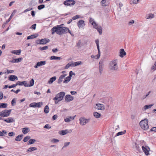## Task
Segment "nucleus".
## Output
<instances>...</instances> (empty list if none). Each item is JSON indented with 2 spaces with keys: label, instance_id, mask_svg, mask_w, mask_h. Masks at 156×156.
I'll return each instance as SVG.
<instances>
[{
  "label": "nucleus",
  "instance_id": "nucleus-1",
  "mask_svg": "<svg viewBox=\"0 0 156 156\" xmlns=\"http://www.w3.org/2000/svg\"><path fill=\"white\" fill-rule=\"evenodd\" d=\"M62 24V25H63ZM62 25H57L52 28L51 29V34H53L55 33L58 35H62L67 32L69 33L72 35L71 32L67 27H61Z\"/></svg>",
  "mask_w": 156,
  "mask_h": 156
},
{
  "label": "nucleus",
  "instance_id": "nucleus-2",
  "mask_svg": "<svg viewBox=\"0 0 156 156\" xmlns=\"http://www.w3.org/2000/svg\"><path fill=\"white\" fill-rule=\"evenodd\" d=\"M118 61L115 59L111 61L109 63V68L110 70H116L118 69L117 65Z\"/></svg>",
  "mask_w": 156,
  "mask_h": 156
},
{
  "label": "nucleus",
  "instance_id": "nucleus-3",
  "mask_svg": "<svg viewBox=\"0 0 156 156\" xmlns=\"http://www.w3.org/2000/svg\"><path fill=\"white\" fill-rule=\"evenodd\" d=\"M148 120L147 119L141 121L140 122V125L141 128L144 130H147L149 128L148 124Z\"/></svg>",
  "mask_w": 156,
  "mask_h": 156
},
{
  "label": "nucleus",
  "instance_id": "nucleus-4",
  "mask_svg": "<svg viewBox=\"0 0 156 156\" xmlns=\"http://www.w3.org/2000/svg\"><path fill=\"white\" fill-rule=\"evenodd\" d=\"M12 109H5L0 112V116L3 118L7 117L10 115Z\"/></svg>",
  "mask_w": 156,
  "mask_h": 156
},
{
  "label": "nucleus",
  "instance_id": "nucleus-5",
  "mask_svg": "<svg viewBox=\"0 0 156 156\" xmlns=\"http://www.w3.org/2000/svg\"><path fill=\"white\" fill-rule=\"evenodd\" d=\"M65 95V93L64 92H61L56 94V96L53 98V100H59V101H62L63 98Z\"/></svg>",
  "mask_w": 156,
  "mask_h": 156
},
{
  "label": "nucleus",
  "instance_id": "nucleus-6",
  "mask_svg": "<svg viewBox=\"0 0 156 156\" xmlns=\"http://www.w3.org/2000/svg\"><path fill=\"white\" fill-rule=\"evenodd\" d=\"M89 119H87L84 117H81L79 119L80 121V123L82 126L85 125L87 123L89 122L90 121Z\"/></svg>",
  "mask_w": 156,
  "mask_h": 156
},
{
  "label": "nucleus",
  "instance_id": "nucleus-7",
  "mask_svg": "<svg viewBox=\"0 0 156 156\" xmlns=\"http://www.w3.org/2000/svg\"><path fill=\"white\" fill-rule=\"evenodd\" d=\"M105 61V59H103L100 60L99 63V69L100 74H102V72L104 68V63Z\"/></svg>",
  "mask_w": 156,
  "mask_h": 156
},
{
  "label": "nucleus",
  "instance_id": "nucleus-8",
  "mask_svg": "<svg viewBox=\"0 0 156 156\" xmlns=\"http://www.w3.org/2000/svg\"><path fill=\"white\" fill-rule=\"evenodd\" d=\"M43 105V102H33L30 104V107L33 108H40Z\"/></svg>",
  "mask_w": 156,
  "mask_h": 156
},
{
  "label": "nucleus",
  "instance_id": "nucleus-9",
  "mask_svg": "<svg viewBox=\"0 0 156 156\" xmlns=\"http://www.w3.org/2000/svg\"><path fill=\"white\" fill-rule=\"evenodd\" d=\"M50 40L48 38H44L41 40H39L37 41L36 43L37 44H44L49 42Z\"/></svg>",
  "mask_w": 156,
  "mask_h": 156
},
{
  "label": "nucleus",
  "instance_id": "nucleus-10",
  "mask_svg": "<svg viewBox=\"0 0 156 156\" xmlns=\"http://www.w3.org/2000/svg\"><path fill=\"white\" fill-rule=\"evenodd\" d=\"M76 3L75 1L72 0H67L65 1L64 2V4L65 5L71 6L74 5Z\"/></svg>",
  "mask_w": 156,
  "mask_h": 156
},
{
  "label": "nucleus",
  "instance_id": "nucleus-11",
  "mask_svg": "<svg viewBox=\"0 0 156 156\" xmlns=\"http://www.w3.org/2000/svg\"><path fill=\"white\" fill-rule=\"evenodd\" d=\"M77 26L79 29H82L85 25L84 21L83 20H80L77 23Z\"/></svg>",
  "mask_w": 156,
  "mask_h": 156
},
{
  "label": "nucleus",
  "instance_id": "nucleus-12",
  "mask_svg": "<svg viewBox=\"0 0 156 156\" xmlns=\"http://www.w3.org/2000/svg\"><path fill=\"white\" fill-rule=\"evenodd\" d=\"M142 148L143 151L146 155H147L149 154L150 148L148 147L147 146L144 147L142 146Z\"/></svg>",
  "mask_w": 156,
  "mask_h": 156
},
{
  "label": "nucleus",
  "instance_id": "nucleus-13",
  "mask_svg": "<svg viewBox=\"0 0 156 156\" xmlns=\"http://www.w3.org/2000/svg\"><path fill=\"white\" fill-rule=\"evenodd\" d=\"M46 63V61H41L37 62L36 65L34 66L35 68H37L39 66H44Z\"/></svg>",
  "mask_w": 156,
  "mask_h": 156
},
{
  "label": "nucleus",
  "instance_id": "nucleus-14",
  "mask_svg": "<svg viewBox=\"0 0 156 156\" xmlns=\"http://www.w3.org/2000/svg\"><path fill=\"white\" fill-rule=\"evenodd\" d=\"M73 99V97L70 95L67 94L65 96V99L66 102H69L72 101Z\"/></svg>",
  "mask_w": 156,
  "mask_h": 156
},
{
  "label": "nucleus",
  "instance_id": "nucleus-15",
  "mask_svg": "<svg viewBox=\"0 0 156 156\" xmlns=\"http://www.w3.org/2000/svg\"><path fill=\"white\" fill-rule=\"evenodd\" d=\"M72 132V130L69 129L68 130L67 129H66L64 130H61L59 132V133L62 135H65L68 133H71Z\"/></svg>",
  "mask_w": 156,
  "mask_h": 156
},
{
  "label": "nucleus",
  "instance_id": "nucleus-16",
  "mask_svg": "<svg viewBox=\"0 0 156 156\" xmlns=\"http://www.w3.org/2000/svg\"><path fill=\"white\" fill-rule=\"evenodd\" d=\"M94 28L97 29L98 32L100 34H101L102 33V28L101 26H98L97 24L96 25L93 27Z\"/></svg>",
  "mask_w": 156,
  "mask_h": 156
},
{
  "label": "nucleus",
  "instance_id": "nucleus-17",
  "mask_svg": "<svg viewBox=\"0 0 156 156\" xmlns=\"http://www.w3.org/2000/svg\"><path fill=\"white\" fill-rule=\"evenodd\" d=\"M97 106V108L98 110H103L105 109L104 105L103 104H96Z\"/></svg>",
  "mask_w": 156,
  "mask_h": 156
},
{
  "label": "nucleus",
  "instance_id": "nucleus-18",
  "mask_svg": "<svg viewBox=\"0 0 156 156\" xmlns=\"http://www.w3.org/2000/svg\"><path fill=\"white\" fill-rule=\"evenodd\" d=\"M3 121L7 123H12L13 122L15 121L14 119L13 118L7 119L4 118Z\"/></svg>",
  "mask_w": 156,
  "mask_h": 156
},
{
  "label": "nucleus",
  "instance_id": "nucleus-19",
  "mask_svg": "<svg viewBox=\"0 0 156 156\" xmlns=\"http://www.w3.org/2000/svg\"><path fill=\"white\" fill-rule=\"evenodd\" d=\"M89 22L92 24L93 27L97 24L96 22L94 21V19L91 17H89Z\"/></svg>",
  "mask_w": 156,
  "mask_h": 156
},
{
  "label": "nucleus",
  "instance_id": "nucleus-20",
  "mask_svg": "<svg viewBox=\"0 0 156 156\" xmlns=\"http://www.w3.org/2000/svg\"><path fill=\"white\" fill-rule=\"evenodd\" d=\"M15 79L16 80L18 79L17 76L15 75H11L9 77V80L11 81H14Z\"/></svg>",
  "mask_w": 156,
  "mask_h": 156
},
{
  "label": "nucleus",
  "instance_id": "nucleus-21",
  "mask_svg": "<svg viewBox=\"0 0 156 156\" xmlns=\"http://www.w3.org/2000/svg\"><path fill=\"white\" fill-rule=\"evenodd\" d=\"M76 115H75L73 117H71V116H68L67 118H66V119H65L64 121L66 122H69L70 120H73Z\"/></svg>",
  "mask_w": 156,
  "mask_h": 156
},
{
  "label": "nucleus",
  "instance_id": "nucleus-22",
  "mask_svg": "<svg viewBox=\"0 0 156 156\" xmlns=\"http://www.w3.org/2000/svg\"><path fill=\"white\" fill-rule=\"evenodd\" d=\"M22 60V58H18L13 59L12 60L10 61V62L12 63L19 62L21 61Z\"/></svg>",
  "mask_w": 156,
  "mask_h": 156
},
{
  "label": "nucleus",
  "instance_id": "nucleus-23",
  "mask_svg": "<svg viewBox=\"0 0 156 156\" xmlns=\"http://www.w3.org/2000/svg\"><path fill=\"white\" fill-rule=\"evenodd\" d=\"M16 12V9H14L13 11V12L11 14L9 19L6 21V23H7L9 22L11 20L14 14Z\"/></svg>",
  "mask_w": 156,
  "mask_h": 156
},
{
  "label": "nucleus",
  "instance_id": "nucleus-24",
  "mask_svg": "<svg viewBox=\"0 0 156 156\" xmlns=\"http://www.w3.org/2000/svg\"><path fill=\"white\" fill-rule=\"evenodd\" d=\"M67 75V74H62L60 76L58 80V83H60L62 81L63 79Z\"/></svg>",
  "mask_w": 156,
  "mask_h": 156
},
{
  "label": "nucleus",
  "instance_id": "nucleus-25",
  "mask_svg": "<svg viewBox=\"0 0 156 156\" xmlns=\"http://www.w3.org/2000/svg\"><path fill=\"white\" fill-rule=\"evenodd\" d=\"M21 51L20 49L19 50H14L12 51H11V53L15 55H20L21 53Z\"/></svg>",
  "mask_w": 156,
  "mask_h": 156
},
{
  "label": "nucleus",
  "instance_id": "nucleus-26",
  "mask_svg": "<svg viewBox=\"0 0 156 156\" xmlns=\"http://www.w3.org/2000/svg\"><path fill=\"white\" fill-rule=\"evenodd\" d=\"M126 53L124 51V50L123 49H121L120 51V55L119 56L121 57H123L124 55H126Z\"/></svg>",
  "mask_w": 156,
  "mask_h": 156
},
{
  "label": "nucleus",
  "instance_id": "nucleus-27",
  "mask_svg": "<svg viewBox=\"0 0 156 156\" xmlns=\"http://www.w3.org/2000/svg\"><path fill=\"white\" fill-rule=\"evenodd\" d=\"M154 17V15L152 13H149L147 14L146 16V18L147 19H152Z\"/></svg>",
  "mask_w": 156,
  "mask_h": 156
},
{
  "label": "nucleus",
  "instance_id": "nucleus-28",
  "mask_svg": "<svg viewBox=\"0 0 156 156\" xmlns=\"http://www.w3.org/2000/svg\"><path fill=\"white\" fill-rule=\"evenodd\" d=\"M56 79V77L55 76L52 77L48 81V83L49 84H51L53 83V82L55 81Z\"/></svg>",
  "mask_w": 156,
  "mask_h": 156
},
{
  "label": "nucleus",
  "instance_id": "nucleus-29",
  "mask_svg": "<svg viewBox=\"0 0 156 156\" xmlns=\"http://www.w3.org/2000/svg\"><path fill=\"white\" fill-rule=\"evenodd\" d=\"M23 136V134L18 135L16 138L15 140L17 141H20L21 140V139H22Z\"/></svg>",
  "mask_w": 156,
  "mask_h": 156
},
{
  "label": "nucleus",
  "instance_id": "nucleus-30",
  "mask_svg": "<svg viewBox=\"0 0 156 156\" xmlns=\"http://www.w3.org/2000/svg\"><path fill=\"white\" fill-rule=\"evenodd\" d=\"M72 63V67H75L81 65L82 64L81 61H78L73 62Z\"/></svg>",
  "mask_w": 156,
  "mask_h": 156
},
{
  "label": "nucleus",
  "instance_id": "nucleus-31",
  "mask_svg": "<svg viewBox=\"0 0 156 156\" xmlns=\"http://www.w3.org/2000/svg\"><path fill=\"white\" fill-rule=\"evenodd\" d=\"M61 59L60 57H57L54 56H52L50 57V60H60Z\"/></svg>",
  "mask_w": 156,
  "mask_h": 156
},
{
  "label": "nucleus",
  "instance_id": "nucleus-32",
  "mask_svg": "<svg viewBox=\"0 0 156 156\" xmlns=\"http://www.w3.org/2000/svg\"><path fill=\"white\" fill-rule=\"evenodd\" d=\"M71 79V78L68 76L66 78L65 80L63 81V83H67L70 81Z\"/></svg>",
  "mask_w": 156,
  "mask_h": 156
},
{
  "label": "nucleus",
  "instance_id": "nucleus-33",
  "mask_svg": "<svg viewBox=\"0 0 156 156\" xmlns=\"http://www.w3.org/2000/svg\"><path fill=\"white\" fill-rule=\"evenodd\" d=\"M136 148L137 153H139L141 152L140 147L137 144L136 145Z\"/></svg>",
  "mask_w": 156,
  "mask_h": 156
},
{
  "label": "nucleus",
  "instance_id": "nucleus-34",
  "mask_svg": "<svg viewBox=\"0 0 156 156\" xmlns=\"http://www.w3.org/2000/svg\"><path fill=\"white\" fill-rule=\"evenodd\" d=\"M93 115L96 118H99L101 115L100 114L96 112H94Z\"/></svg>",
  "mask_w": 156,
  "mask_h": 156
},
{
  "label": "nucleus",
  "instance_id": "nucleus-35",
  "mask_svg": "<svg viewBox=\"0 0 156 156\" xmlns=\"http://www.w3.org/2000/svg\"><path fill=\"white\" fill-rule=\"evenodd\" d=\"M7 105L6 103H0V108H6L7 107Z\"/></svg>",
  "mask_w": 156,
  "mask_h": 156
},
{
  "label": "nucleus",
  "instance_id": "nucleus-36",
  "mask_svg": "<svg viewBox=\"0 0 156 156\" xmlns=\"http://www.w3.org/2000/svg\"><path fill=\"white\" fill-rule=\"evenodd\" d=\"M153 105L152 104L145 105L144 106V110H146L147 109L150 108H151V107L153 106Z\"/></svg>",
  "mask_w": 156,
  "mask_h": 156
},
{
  "label": "nucleus",
  "instance_id": "nucleus-37",
  "mask_svg": "<svg viewBox=\"0 0 156 156\" xmlns=\"http://www.w3.org/2000/svg\"><path fill=\"white\" fill-rule=\"evenodd\" d=\"M49 112V108L48 105H46L44 108V112L45 113H48Z\"/></svg>",
  "mask_w": 156,
  "mask_h": 156
},
{
  "label": "nucleus",
  "instance_id": "nucleus-38",
  "mask_svg": "<svg viewBox=\"0 0 156 156\" xmlns=\"http://www.w3.org/2000/svg\"><path fill=\"white\" fill-rule=\"evenodd\" d=\"M126 130H124L123 131L119 132L116 134V136H119L123 135L126 133Z\"/></svg>",
  "mask_w": 156,
  "mask_h": 156
},
{
  "label": "nucleus",
  "instance_id": "nucleus-39",
  "mask_svg": "<svg viewBox=\"0 0 156 156\" xmlns=\"http://www.w3.org/2000/svg\"><path fill=\"white\" fill-rule=\"evenodd\" d=\"M98 50V54L96 55L97 58H96V59H98L100 57V51L99 49V47L97 48Z\"/></svg>",
  "mask_w": 156,
  "mask_h": 156
},
{
  "label": "nucleus",
  "instance_id": "nucleus-40",
  "mask_svg": "<svg viewBox=\"0 0 156 156\" xmlns=\"http://www.w3.org/2000/svg\"><path fill=\"white\" fill-rule=\"evenodd\" d=\"M28 129V128L25 127L22 128V132L24 134H26L27 132V130Z\"/></svg>",
  "mask_w": 156,
  "mask_h": 156
},
{
  "label": "nucleus",
  "instance_id": "nucleus-41",
  "mask_svg": "<svg viewBox=\"0 0 156 156\" xmlns=\"http://www.w3.org/2000/svg\"><path fill=\"white\" fill-rule=\"evenodd\" d=\"M70 66H72V63H71L70 62H69L68 63L65 67V69H67Z\"/></svg>",
  "mask_w": 156,
  "mask_h": 156
},
{
  "label": "nucleus",
  "instance_id": "nucleus-42",
  "mask_svg": "<svg viewBox=\"0 0 156 156\" xmlns=\"http://www.w3.org/2000/svg\"><path fill=\"white\" fill-rule=\"evenodd\" d=\"M123 6V4L120 2L119 3V8H118L117 9V10L119 12L121 10V8Z\"/></svg>",
  "mask_w": 156,
  "mask_h": 156
},
{
  "label": "nucleus",
  "instance_id": "nucleus-43",
  "mask_svg": "<svg viewBox=\"0 0 156 156\" xmlns=\"http://www.w3.org/2000/svg\"><path fill=\"white\" fill-rule=\"evenodd\" d=\"M16 98H14L11 101V104L12 106H14L16 104Z\"/></svg>",
  "mask_w": 156,
  "mask_h": 156
},
{
  "label": "nucleus",
  "instance_id": "nucleus-44",
  "mask_svg": "<svg viewBox=\"0 0 156 156\" xmlns=\"http://www.w3.org/2000/svg\"><path fill=\"white\" fill-rule=\"evenodd\" d=\"M45 7V5H39L37 7V9L39 10H41L42 9L44 8Z\"/></svg>",
  "mask_w": 156,
  "mask_h": 156
},
{
  "label": "nucleus",
  "instance_id": "nucleus-45",
  "mask_svg": "<svg viewBox=\"0 0 156 156\" xmlns=\"http://www.w3.org/2000/svg\"><path fill=\"white\" fill-rule=\"evenodd\" d=\"M25 83V81H18L16 83L17 85H21L23 86V85H24V83Z\"/></svg>",
  "mask_w": 156,
  "mask_h": 156
},
{
  "label": "nucleus",
  "instance_id": "nucleus-46",
  "mask_svg": "<svg viewBox=\"0 0 156 156\" xmlns=\"http://www.w3.org/2000/svg\"><path fill=\"white\" fill-rule=\"evenodd\" d=\"M38 36L37 34H33L31 36L30 35V39H34L36 37H37Z\"/></svg>",
  "mask_w": 156,
  "mask_h": 156
},
{
  "label": "nucleus",
  "instance_id": "nucleus-47",
  "mask_svg": "<svg viewBox=\"0 0 156 156\" xmlns=\"http://www.w3.org/2000/svg\"><path fill=\"white\" fill-rule=\"evenodd\" d=\"M48 48V47L47 46H45L43 47H40L39 49L41 50H44L47 49Z\"/></svg>",
  "mask_w": 156,
  "mask_h": 156
},
{
  "label": "nucleus",
  "instance_id": "nucleus-48",
  "mask_svg": "<svg viewBox=\"0 0 156 156\" xmlns=\"http://www.w3.org/2000/svg\"><path fill=\"white\" fill-rule=\"evenodd\" d=\"M70 143V142H65L64 143V146L62 148V149H63L65 147L69 145Z\"/></svg>",
  "mask_w": 156,
  "mask_h": 156
},
{
  "label": "nucleus",
  "instance_id": "nucleus-49",
  "mask_svg": "<svg viewBox=\"0 0 156 156\" xmlns=\"http://www.w3.org/2000/svg\"><path fill=\"white\" fill-rule=\"evenodd\" d=\"M107 0H102L101 2V5L103 6H106L105 5V3L106 2Z\"/></svg>",
  "mask_w": 156,
  "mask_h": 156
},
{
  "label": "nucleus",
  "instance_id": "nucleus-50",
  "mask_svg": "<svg viewBox=\"0 0 156 156\" xmlns=\"http://www.w3.org/2000/svg\"><path fill=\"white\" fill-rule=\"evenodd\" d=\"M44 128H46L48 129H49L51 128V126L49 124H46L44 126Z\"/></svg>",
  "mask_w": 156,
  "mask_h": 156
},
{
  "label": "nucleus",
  "instance_id": "nucleus-51",
  "mask_svg": "<svg viewBox=\"0 0 156 156\" xmlns=\"http://www.w3.org/2000/svg\"><path fill=\"white\" fill-rule=\"evenodd\" d=\"M34 83V80L33 79H32L30 81V87L33 86Z\"/></svg>",
  "mask_w": 156,
  "mask_h": 156
},
{
  "label": "nucleus",
  "instance_id": "nucleus-52",
  "mask_svg": "<svg viewBox=\"0 0 156 156\" xmlns=\"http://www.w3.org/2000/svg\"><path fill=\"white\" fill-rule=\"evenodd\" d=\"M36 141V140L33 139H30V144H34Z\"/></svg>",
  "mask_w": 156,
  "mask_h": 156
},
{
  "label": "nucleus",
  "instance_id": "nucleus-53",
  "mask_svg": "<svg viewBox=\"0 0 156 156\" xmlns=\"http://www.w3.org/2000/svg\"><path fill=\"white\" fill-rule=\"evenodd\" d=\"M37 149V148L35 147H30V152L36 150Z\"/></svg>",
  "mask_w": 156,
  "mask_h": 156
},
{
  "label": "nucleus",
  "instance_id": "nucleus-54",
  "mask_svg": "<svg viewBox=\"0 0 156 156\" xmlns=\"http://www.w3.org/2000/svg\"><path fill=\"white\" fill-rule=\"evenodd\" d=\"M139 1L140 0H132V3L133 4H137Z\"/></svg>",
  "mask_w": 156,
  "mask_h": 156
},
{
  "label": "nucleus",
  "instance_id": "nucleus-55",
  "mask_svg": "<svg viewBox=\"0 0 156 156\" xmlns=\"http://www.w3.org/2000/svg\"><path fill=\"white\" fill-rule=\"evenodd\" d=\"M80 17V16L79 15H76L72 17V19L73 20H76V19L79 18Z\"/></svg>",
  "mask_w": 156,
  "mask_h": 156
},
{
  "label": "nucleus",
  "instance_id": "nucleus-56",
  "mask_svg": "<svg viewBox=\"0 0 156 156\" xmlns=\"http://www.w3.org/2000/svg\"><path fill=\"white\" fill-rule=\"evenodd\" d=\"M81 43V41L80 40L78 41L77 43L76 46L78 47L79 48H80L81 47V46H80Z\"/></svg>",
  "mask_w": 156,
  "mask_h": 156
},
{
  "label": "nucleus",
  "instance_id": "nucleus-57",
  "mask_svg": "<svg viewBox=\"0 0 156 156\" xmlns=\"http://www.w3.org/2000/svg\"><path fill=\"white\" fill-rule=\"evenodd\" d=\"M20 89H17L16 90H14L12 89V90L11 91V92H13L15 93H16V94H17L19 92H20Z\"/></svg>",
  "mask_w": 156,
  "mask_h": 156
},
{
  "label": "nucleus",
  "instance_id": "nucleus-58",
  "mask_svg": "<svg viewBox=\"0 0 156 156\" xmlns=\"http://www.w3.org/2000/svg\"><path fill=\"white\" fill-rule=\"evenodd\" d=\"M134 22L133 20H131L128 23V24L129 26H131L134 23Z\"/></svg>",
  "mask_w": 156,
  "mask_h": 156
},
{
  "label": "nucleus",
  "instance_id": "nucleus-59",
  "mask_svg": "<svg viewBox=\"0 0 156 156\" xmlns=\"http://www.w3.org/2000/svg\"><path fill=\"white\" fill-rule=\"evenodd\" d=\"M73 75H75V73H73L72 71H70L69 73V77H70L71 78Z\"/></svg>",
  "mask_w": 156,
  "mask_h": 156
},
{
  "label": "nucleus",
  "instance_id": "nucleus-60",
  "mask_svg": "<svg viewBox=\"0 0 156 156\" xmlns=\"http://www.w3.org/2000/svg\"><path fill=\"white\" fill-rule=\"evenodd\" d=\"M29 139V136H27L26 137H25L23 140V141L24 142H26L28 140V139Z\"/></svg>",
  "mask_w": 156,
  "mask_h": 156
},
{
  "label": "nucleus",
  "instance_id": "nucleus-61",
  "mask_svg": "<svg viewBox=\"0 0 156 156\" xmlns=\"http://www.w3.org/2000/svg\"><path fill=\"white\" fill-rule=\"evenodd\" d=\"M95 42L97 45V48L99 47V41L97 39L95 41Z\"/></svg>",
  "mask_w": 156,
  "mask_h": 156
},
{
  "label": "nucleus",
  "instance_id": "nucleus-62",
  "mask_svg": "<svg viewBox=\"0 0 156 156\" xmlns=\"http://www.w3.org/2000/svg\"><path fill=\"white\" fill-rule=\"evenodd\" d=\"M51 142L53 143H57L59 142V140L58 139H53L51 140Z\"/></svg>",
  "mask_w": 156,
  "mask_h": 156
},
{
  "label": "nucleus",
  "instance_id": "nucleus-63",
  "mask_svg": "<svg viewBox=\"0 0 156 156\" xmlns=\"http://www.w3.org/2000/svg\"><path fill=\"white\" fill-rule=\"evenodd\" d=\"M36 24L35 23L31 27H30V28H32L34 30H35L36 29Z\"/></svg>",
  "mask_w": 156,
  "mask_h": 156
},
{
  "label": "nucleus",
  "instance_id": "nucleus-64",
  "mask_svg": "<svg viewBox=\"0 0 156 156\" xmlns=\"http://www.w3.org/2000/svg\"><path fill=\"white\" fill-rule=\"evenodd\" d=\"M151 131H154L156 132V127H154L151 129H150Z\"/></svg>",
  "mask_w": 156,
  "mask_h": 156
}]
</instances>
